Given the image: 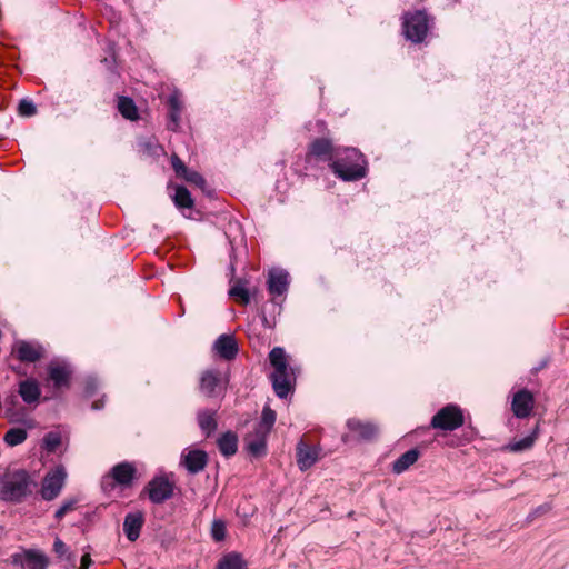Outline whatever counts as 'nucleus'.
Returning <instances> with one entry per match:
<instances>
[{"label": "nucleus", "mask_w": 569, "mask_h": 569, "mask_svg": "<svg viewBox=\"0 0 569 569\" xmlns=\"http://www.w3.org/2000/svg\"><path fill=\"white\" fill-rule=\"evenodd\" d=\"M34 486V481L26 470H7L0 475V499L8 502H21L32 493Z\"/></svg>", "instance_id": "nucleus-1"}, {"label": "nucleus", "mask_w": 569, "mask_h": 569, "mask_svg": "<svg viewBox=\"0 0 569 569\" xmlns=\"http://www.w3.org/2000/svg\"><path fill=\"white\" fill-rule=\"evenodd\" d=\"M365 160L358 149L343 148L337 152L335 160L330 163L333 173L345 181H355L365 177Z\"/></svg>", "instance_id": "nucleus-2"}, {"label": "nucleus", "mask_w": 569, "mask_h": 569, "mask_svg": "<svg viewBox=\"0 0 569 569\" xmlns=\"http://www.w3.org/2000/svg\"><path fill=\"white\" fill-rule=\"evenodd\" d=\"M270 363L273 367L271 373L272 387L276 395L283 399L291 391V378L293 377V369L288 367L284 349L274 347L269 353Z\"/></svg>", "instance_id": "nucleus-3"}, {"label": "nucleus", "mask_w": 569, "mask_h": 569, "mask_svg": "<svg viewBox=\"0 0 569 569\" xmlns=\"http://www.w3.org/2000/svg\"><path fill=\"white\" fill-rule=\"evenodd\" d=\"M339 150L340 148H336L330 139H313L308 146V151L306 153V163L307 166H310L315 161H323L329 162L330 164L332 160H335L337 152H339Z\"/></svg>", "instance_id": "nucleus-4"}, {"label": "nucleus", "mask_w": 569, "mask_h": 569, "mask_svg": "<svg viewBox=\"0 0 569 569\" xmlns=\"http://www.w3.org/2000/svg\"><path fill=\"white\" fill-rule=\"evenodd\" d=\"M463 425V415L459 407L448 405L440 409L431 419V427L452 431Z\"/></svg>", "instance_id": "nucleus-5"}, {"label": "nucleus", "mask_w": 569, "mask_h": 569, "mask_svg": "<svg viewBox=\"0 0 569 569\" xmlns=\"http://www.w3.org/2000/svg\"><path fill=\"white\" fill-rule=\"evenodd\" d=\"M428 17L422 11L408 13L405 17L403 29L406 38L412 42H421L428 32Z\"/></svg>", "instance_id": "nucleus-6"}, {"label": "nucleus", "mask_w": 569, "mask_h": 569, "mask_svg": "<svg viewBox=\"0 0 569 569\" xmlns=\"http://www.w3.org/2000/svg\"><path fill=\"white\" fill-rule=\"evenodd\" d=\"M10 559L12 565L20 566L21 569H48L50 563L48 556L38 549H23L13 553Z\"/></svg>", "instance_id": "nucleus-7"}, {"label": "nucleus", "mask_w": 569, "mask_h": 569, "mask_svg": "<svg viewBox=\"0 0 569 569\" xmlns=\"http://www.w3.org/2000/svg\"><path fill=\"white\" fill-rule=\"evenodd\" d=\"M174 485L167 476L152 478L144 488L152 503L160 505L173 496Z\"/></svg>", "instance_id": "nucleus-8"}, {"label": "nucleus", "mask_w": 569, "mask_h": 569, "mask_svg": "<svg viewBox=\"0 0 569 569\" xmlns=\"http://www.w3.org/2000/svg\"><path fill=\"white\" fill-rule=\"evenodd\" d=\"M11 355L21 362L33 363L44 356V348L37 341L19 339L13 342Z\"/></svg>", "instance_id": "nucleus-9"}, {"label": "nucleus", "mask_w": 569, "mask_h": 569, "mask_svg": "<svg viewBox=\"0 0 569 569\" xmlns=\"http://www.w3.org/2000/svg\"><path fill=\"white\" fill-rule=\"evenodd\" d=\"M67 473L62 467L48 472L42 481L41 496L44 500H53L61 492Z\"/></svg>", "instance_id": "nucleus-10"}, {"label": "nucleus", "mask_w": 569, "mask_h": 569, "mask_svg": "<svg viewBox=\"0 0 569 569\" xmlns=\"http://www.w3.org/2000/svg\"><path fill=\"white\" fill-rule=\"evenodd\" d=\"M270 432L254 427L253 431L244 438L247 450L254 457H262L267 453V437Z\"/></svg>", "instance_id": "nucleus-11"}, {"label": "nucleus", "mask_w": 569, "mask_h": 569, "mask_svg": "<svg viewBox=\"0 0 569 569\" xmlns=\"http://www.w3.org/2000/svg\"><path fill=\"white\" fill-rule=\"evenodd\" d=\"M208 463L206 451L200 449H190L181 455V465L189 473L196 475L202 471Z\"/></svg>", "instance_id": "nucleus-12"}, {"label": "nucleus", "mask_w": 569, "mask_h": 569, "mask_svg": "<svg viewBox=\"0 0 569 569\" xmlns=\"http://www.w3.org/2000/svg\"><path fill=\"white\" fill-rule=\"evenodd\" d=\"M535 406V399L530 391L523 389L513 395L511 409L517 418L523 419L530 416Z\"/></svg>", "instance_id": "nucleus-13"}, {"label": "nucleus", "mask_w": 569, "mask_h": 569, "mask_svg": "<svg viewBox=\"0 0 569 569\" xmlns=\"http://www.w3.org/2000/svg\"><path fill=\"white\" fill-rule=\"evenodd\" d=\"M268 290L272 296H281L289 287V273L282 269H272L268 274Z\"/></svg>", "instance_id": "nucleus-14"}, {"label": "nucleus", "mask_w": 569, "mask_h": 569, "mask_svg": "<svg viewBox=\"0 0 569 569\" xmlns=\"http://www.w3.org/2000/svg\"><path fill=\"white\" fill-rule=\"evenodd\" d=\"M143 523L144 517L141 511L130 512L124 517L123 532L129 541L133 542L139 538Z\"/></svg>", "instance_id": "nucleus-15"}, {"label": "nucleus", "mask_w": 569, "mask_h": 569, "mask_svg": "<svg viewBox=\"0 0 569 569\" xmlns=\"http://www.w3.org/2000/svg\"><path fill=\"white\" fill-rule=\"evenodd\" d=\"M214 350L217 353L226 359L231 360L238 353V345L233 336L221 335L214 342Z\"/></svg>", "instance_id": "nucleus-16"}, {"label": "nucleus", "mask_w": 569, "mask_h": 569, "mask_svg": "<svg viewBox=\"0 0 569 569\" xmlns=\"http://www.w3.org/2000/svg\"><path fill=\"white\" fill-rule=\"evenodd\" d=\"M111 478L120 486L129 487L136 475V468L130 462H121L111 469Z\"/></svg>", "instance_id": "nucleus-17"}, {"label": "nucleus", "mask_w": 569, "mask_h": 569, "mask_svg": "<svg viewBox=\"0 0 569 569\" xmlns=\"http://www.w3.org/2000/svg\"><path fill=\"white\" fill-rule=\"evenodd\" d=\"M220 376L216 370H206L200 378V391L206 397H216L220 388Z\"/></svg>", "instance_id": "nucleus-18"}, {"label": "nucleus", "mask_w": 569, "mask_h": 569, "mask_svg": "<svg viewBox=\"0 0 569 569\" xmlns=\"http://www.w3.org/2000/svg\"><path fill=\"white\" fill-rule=\"evenodd\" d=\"M48 373L50 380L53 382L54 388L68 386L71 371L67 365L50 362L48 366Z\"/></svg>", "instance_id": "nucleus-19"}, {"label": "nucleus", "mask_w": 569, "mask_h": 569, "mask_svg": "<svg viewBox=\"0 0 569 569\" xmlns=\"http://www.w3.org/2000/svg\"><path fill=\"white\" fill-rule=\"evenodd\" d=\"M318 460V451L316 448L300 441L297 446V463L300 470L309 469Z\"/></svg>", "instance_id": "nucleus-20"}, {"label": "nucleus", "mask_w": 569, "mask_h": 569, "mask_svg": "<svg viewBox=\"0 0 569 569\" xmlns=\"http://www.w3.org/2000/svg\"><path fill=\"white\" fill-rule=\"evenodd\" d=\"M18 392L22 400L28 405L38 402L41 395L39 383L34 379H27L21 381L19 383Z\"/></svg>", "instance_id": "nucleus-21"}, {"label": "nucleus", "mask_w": 569, "mask_h": 569, "mask_svg": "<svg viewBox=\"0 0 569 569\" xmlns=\"http://www.w3.org/2000/svg\"><path fill=\"white\" fill-rule=\"evenodd\" d=\"M420 457V451L416 448L410 449L402 453L398 459H396L392 463V472L396 475H401L407 471L412 465H415Z\"/></svg>", "instance_id": "nucleus-22"}, {"label": "nucleus", "mask_w": 569, "mask_h": 569, "mask_svg": "<svg viewBox=\"0 0 569 569\" xmlns=\"http://www.w3.org/2000/svg\"><path fill=\"white\" fill-rule=\"evenodd\" d=\"M347 426L350 431L356 432L361 439L370 440L372 439L377 432V427L371 422H362L358 419H349L347 421Z\"/></svg>", "instance_id": "nucleus-23"}, {"label": "nucleus", "mask_w": 569, "mask_h": 569, "mask_svg": "<svg viewBox=\"0 0 569 569\" xmlns=\"http://www.w3.org/2000/svg\"><path fill=\"white\" fill-rule=\"evenodd\" d=\"M197 420L201 431L208 437L217 429L216 411L213 410H200Z\"/></svg>", "instance_id": "nucleus-24"}, {"label": "nucleus", "mask_w": 569, "mask_h": 569, "mask_svg": "<svg viewBox=\"0 0 569 569\" xmlns=\"http://www.w3.org/2000/svg\"><path fill=\"white\" fill-rule=\"evenodd\" d=\"M218 447L223 456H233L238 450V438L236 433L227 431L221 435V437L218 439Z\"/></svg>", "instance_id": "nucleus-25"}, {"label": "nucleus", "mask_w": 569, "mask_h": 569, "mask_svg": "<svg viewBox=\"0 0 569 569\" xmlns=\"http://www.w3.org/2000/svg\"><path fill=\"white\" fill-rule=\"evenodd\" d=\"M217 569H248V566L241 555L230 552L219 560Z\"/></svg>", "instance_id": "nucleus-26"}, {"label": "nucleus", "mask_w": 569, "mask_h": 569, "mask_svg": "<svg viewBox=\"0 0 569 569\" xmlns=\"http://www.w3.org/2000/svg\"><path fill=\"white\" fill-rule=\"evenodd\" d=\"M537 432H538V427H536V429L532 431L531 435H529L522 439L513 440V441L509 442L505 447V450H508L510 452H521V451H526V450L530 449L537 439Z\"/></svg>", "instance_id": "nucleus-27"}, {"label": "nucleus", "mask_w": 569, "mask_h": 569, "mask_svg": "<svg viewBox=\"0 0 569 569\" xmlns=\"http://www.w3.org/2000/svg\"><path fill=\"white\" fill-rule=\"evenodd\" d=\"M118 110L123 118L129 120L138 119V110L134 101L128 97H119Z\"/></svg>", "instance_id": "nucleus-28"}, {"label": "nucleus", "mask_w": 569, "mask_h": 569, "mask_svg": "<svg viewBox=\"0 0 569 569\" xmlns=\"http://www.w3.org/2000/svg\"><path fill=\"white\" fill-rule=\"evenodd\" d=\"M173 202L180 209H183V208L190 209L193 207V199H192L189 190L183 186H178L176 188V192L173 196Z\"/></svg>", "instance_id": "nucleus-29"}, {"label": "nucleus", "mask_w": 569, "mask_h": 569, "mask_svg": "<svg viewBox=\"0 0 569 569\" xmlns=\"http://www.w3.org/2000/svg\"><path fill=\"white\" fill-rule=\"evenodd\" d=\"M229 296L239 299L243 305H248L250 302L249 291L246 282L242 280H237L234 282V284L229 289Z\"/></svg>", "instance_id": "nucleus-30"}, {"label": "nucleus", "mask_w": 569, "mask_h": 569, "mask_svg": "<svg viewBox=\"0 0 569 569\" xmlns=\"http://www.w3.org/2000/svg\"><path fill=\"white\" fill-rule=\"evenodd\" d=\"M276 411L269 406H264L261 413L260 421L256 425L257 427L270 432L276 422Z\"/></svg>", "instance_id": "nucleus-31"}, {"label": "nucleus", "mask_w": 569, "mask_h": 569, "mask_svg": "<svg viewBox=\"0 0 569 569\" xmlns=\"http://www.w3.org/2000/svg\"><path fill=\"white\" fill-rule=\"evenodd\" d=\"M27 431L22 428H11L4 435V441L8 446L14 447L27 439Z\"/></svg>", "instance_id": "nucleus-32"}, {"label": "nucleus", "mask_w": 569, "mask_h": 569, "mask_svg": "<svg viewBox=\"0 0 569 569\" xmlns=\"http://www.w3.org/2000/svg\"><path fill=\"white\" fill-rule=\"evenodd\" d=\"M18 113L21 117H32L37 113V107L31 100L22 99L18 104Z\"/></svg>", "instance_id": "nucleus-33"}, {"label": "nucleus", "mask_w": 569, "mask_h": 569, "mask_svg": "<svg viewBox=\"0 0 569 569\" xmlns=\"http://www.w3.org/2000/svg\"><path fill=\"white\" fill-rule=\"evenodd\" d=\"M48 451H54L61 443V436L58 432H49L43 438Z\"/></svg>", "instance_id": "nucleus-34"}, {"label": "nucleus", "mask_w": 569, "mask_h": 569, "mask_svg": "<svg viewBox=\"0 0 569 569\" xmlns=\"http://www.w3.org/2000/svg\"><path fill=\"white\" fill-rule=\"evenodd\" d=\"M211 536L216 541H222L226 538V525L222 520H214L212 522Z\"/></svg>", "instance_id": "nucleus-35"}, {"label": "nucleus", "mask_w": 569, "mask_h": 569, "mask_svg": "<svg viewBox=\"0 0 569 569\" xmlns=\"http://www.w3.org/2000/svg\"><path fill=\"white\" fill-rule=\"evenodd\" d=\"M76 503L77 501L74 499L63 501V503L54 513L56 519L61 520L69 511L74 509Z\"/></svg>", "instance_id": "nucleus-36"}, {"label": "nucleus", "mask_w": 569, "mask_h": 569, "mask_svg": "<svg viewBox=\"0 0 569 569\" xmlns=\"http://www.w3.org/2000/svg\"><path fill=\"white\" fill-rule=\"evenodd\" d=\"M171 164L177 176L181 178H183L189 171L183 161L176 154L171 157Z\"/></svg>", "instance_id": "nucleus-37"}, {"label": "nucleus", "mask_w": 569, "mask_h": 569, "mask_svg": "<svg viewBox=\"0 0 569 569\" xmlns=\"http://www.w3.org/2000/svg\"><path fill=\"white\" fill-rule=\"evenodd\" d=\"M188 182L198 186L201 189L206 187L204 178L198 173L197 171L189 170L188 173L183 177Z\"/></svg>", "instance_id": "nucleus-38"}, {"label": "nucleus", "mask_w": 569, "mask_h": 569, "mask_svg": "<svg viewBox=\"0 0 569 569\" xmlns=\"http://www.w3.org/2000/svg\"><path fill=\"white\" fill-rule=\"evenodd\" d=\"M181 111L169 110V123L168 128L172 131H177L180 126Z\"/></svg>", "instance_id": "nucleus-39"}, {"label": "nucleus", "mask_w": 569, "mask_h": 569, "mask_svg": "<svg viewBox=\"0 0 569 569\" xmlns=\"http://www.w3.org/2000/svg\"><path fill=\"white\" fill-rule=\"evenodd\" d=\"M140 147L148 154H154L159 149V147L152 140L141 141Z\"/></svg>", "instance_id": "nucleus-40"}, {"label": "nucleus", "mask_w": 569, "mask_h": 569, "mask_svg": "<svg viewBox=\"0 0 569 569\" xmlns=\"http://www.w3.org/2000/svg\"><path fill=\"white\" fill-rule=\"evenodd\" d=\"M53 551L59 556V557H62L66 555L67 552V546L66 543L59 539V538H56L54 542H53Z\"/></svg>", "instance_id": "nucleus-41"}, {"label": "nucleus", "mask_w": 569, "mask_h": 569, "mask_svg": "<svg viewBox=\"0 0 569 569\" xmlns=\"http://www.w3.org/2000/svg\"><path fill=\"white\" fill-rule=\"evenodd\" d=\"M168 103H169V110L181 111V109H182L181 101L177 94H171L169 97Z\"/></svg>", "instance_id": "nucleus-42"}, {"label": "nucleus", "mask_w": 569, "mask_h": 569, "mask_svg": "<svg viewBox=\"0 0 569 569\" xmlns=\"http://www.w3.org/2000/svg\"><path fill=\"white\" fill-rule=\"evenodd\" d=\"M90 563H91V559H90V557H89L88 555L83 556V557L81 558V567H80V569H88V567L90 566Z\"/></svg>", "instance_id": "nucleus-43"}, {"label": "nucleus", "mask_w": 569, "mask_h": 569, "mask_svg": "<svg viewBox=\"0 0 569 569\" xmlns=\"http://www.w3.org/2000/svg\"><path fill=\"white\" fill-rule=\"evenodd\" d=\"M103 407V402L102 401H96L92 403V409L93 410H99Z\"/></svg>", "instance_id": "nucleus-44"}, {"label": "nucleus", "mask_w": 569, "mask_h": 569, "mask_svg": "<svg viewBox=\"0 0 569 569\" xmlns=\"http://www.w3.org/2000/svg\"><path fill=\"white\" fill-rule=\"evenodd\" d=\"M316 126L319 127V130L322 131L325 129V122L323 121H317Z\"/></svg>", "instance_id": "nucleus-45"}, {"label": "nucleus", "mask_w": 569, "mask_h": 569, "mask_svg": "<svg viewBox=\"0 0 569 569\" xmlns=\"http://www.w3.org/2000/svg\"><path fill=\"white\" fill-rule=\"evenodd\" d=\"M87 391H88V393H90V395L92 393V388H91V385H90V382H88V386H87Z\"/></svg>", "instance_id": "nucleus-46"}]
</instances>
